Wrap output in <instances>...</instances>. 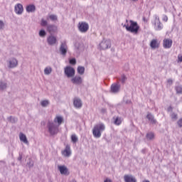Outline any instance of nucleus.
<instances>
[{"label": "nucleus", "instance_id": "11", "mask_svg": "<svg viewBox=\"0 0 182 182\" xmlns=\"http://www.w3.org/2000/svg\"><path fill=\"white\" fill-rule=\"evenodd\" d=\"M172 45H173V40L171 39L166 38L163 41V46L165 49H170Z\"/></svg>", "mask_w": 182, "mask_h": 182}, {"label": "nucleus", "instance_id": "1", "mask_svg": "<svg viewBox=\"0 0 182 182\" xmlns=\"http://www.w3.org/2000/svg\"><path fill=\"white\" fill-rule=\"evenodd\" d=\"M130 25L124 24L123 26L127 29L128 32H131V33H134L137 35L139 33V30L140 29V26L136 21H133L132 20L129 21Z\"/></svg>", "mask_w": 182, "mask_h": 182}, {"label": "nucleus", "instance_id": "40", "mask_svg": "<svg viewBox=\"0 0 182 182\" xmlns=\"http://www.w3.org/2000/svg\"><path fill=\"white\" fill-rule=\"evenodd\" d=\"M5 28V23L2 20H0V31H2Z\"/></svg>", "mask_w": 182, "mask_h": 182}, {"label": "nucleus", "instance_id": "2", "mask_svg": "<svg viewBox=\"0 0 182 182\" xmlns=\"http://www.w3.org/2000/svg\"><path fill=\"white\" fill-rule=\"evenodd\" d=\"M106 127L103 123H100L94 127L92 129V134L94 137L96 139H100L102 136V132H104Z\"/></svg>", "mask_w": 182, "mask_h": 182}, {"label": "nucleus", "instance_id": "53", "mask_svg": "<svg viewBox=\"0 0 182 182\" xmlns=\"http://www.w3.org/2000/svg\"><path fill=\"white\" fill-rule=\"evenodd\" d=\"M126 103H132V101H130V100L127 101Z\"/></svg>", "mask_w": 182, "mask_h": 182}, {"label": "nucleus", "instance_id": "24", "mask_svg": "<svg viewBox=\"0 0 182 182\" xmlns=\"http://www.w3.org/2000/svg\"><path fill=\"white\" fill-rule=\"evenodd\" d=\"M60 52L61 55H66L68 50H66V46L65 44L62 43L60 48Z\"/></svg>", "mask_w": 182, "mask_h": 182}, {"label": "nucleus", "instance_id": "16", "mask_svg": "<svg viewBox=\"0 0 182 182\" xmlns=\"http://www.w3.org/2000/svg\"><path fill=\"white\" fill-rule=\"evenodd\" d=\"M146 119L150 122L151 124H156L157 123V120L154 119V115L150 112L147 113Z\"/></svg>", "mask_w": 182, "mask_h": 182}, {"label": "nucleus", "instance_id": "49", "mask_svg": "<svg viewBox=\"0 0 182 182\" xmlns=\"http://www.w3.org/2000/svg\"><path fill=\"white\" fill-rule=\"evenodd\" d=\"M104 182H112V180L109 179V178H106Z\"/></svg>", "mask_w": 182, "mask_h": 182}, {"label": "nucleus", "instance_id": "12", "mask_svg": "<svg viewBox=\"0 0 182 182\" xmlns=\"http://www.w3.org/2000/svg\"><path fill=\"white\" fill-rule=\"evenodd\" d=\"M14 11L17 15H22L23 13V6L21 4H18L14 7Z\"/></svg>", "mask_w": 182, "mask_h": 182}, {"label": "nucleus", "instance_id": "21", "mask_svg": "<svg viewBox=\"0 0 182 182\" xmlns=\"http://www.w3.org/2000/svg\"><path fill=\"white\" fill-rule=\"evenodd\" d=\"M19 139L21 141H23L25 144H29V141H28V139L26 138V135H25L23 133H20L19 134Z\"/></svg>", "mask_w": 182, "mask_h": 182}, {"label": "nucleus", "instance_id": "10", "mask_svg": "<svg viewBox=\"0 0 182 182\" xmlns=\"http://www.w3.org/2000/svg\"><path fill=\"white\" fill-rule=\"evenodd\" d=\"M8 89V81L6 80H0V92H5Z\"/></svg>", "mask_w": 182, "mask_h": 182}, {"label": "nucleus", "instance_id": "44", "mask_svg": "<svg viewBox=\"0 0 182 182\" xmlns=\"http://www.w3.org/2000/svg\"><path fill=\"white\" fill-rule=\"evenodd\" d=\"M182 62V55H178V63H181Z\"/></svg>", "mask_w": 182, "mask_h": 182}, {"label": "nucleus", "instance_id": "4", "mask_svg": "<svg viewBox=\"0 0 182 182\" xmlns=\"http://www.w3.org/2000/svg\"><path fill=\"white\" fill-rule=\"evenodd\" d=\"M77 28L79 32L81 33H86V32L89 31V23L85 21L80 22L78 23Z\"/></svg>", "mask_w": 182, "mask_h": 182}, {"label": "nucleus", "instance_id": "27", "mask_svg": "<svg viewBox=\"0 0 182 182\" xmlns=\"http://www.w3.org/2000/svg\"><path fill=\"white\" fill-rule=\"evenodd\" d=\"M77 72L79 75H84L85 74V67L78 66L77 68Z\"/></svg>", "mask_w": 182, "mask_h": 182}, {"label": "nucleus", "instance_id": "56", "mask_svg": "<svg viewBox=\"0 0 182 182\" xmlns=\"http://www.w3.org/2000/svg\"><path fill=\"white\" fill-rule=\"evenodd\" d=\"M180 143L182 144V138L181 139Z\"/></svg>", "mask_w": 182, "mask_h": 182}, {"label": "nucleus", "instance_id": "47", "mask_svg": "<svg viewBox=\"0 0 182 182\" xmlns=\"http://www.w3.org/2000/svg\"><path fill=\"white\" fill-rule=\"evenodd\" d=\"M167 82H168V83L170 85H173V80L168 79V80H167Z\"/></svg>", "mask_w": 182, "mask_h": 182}, {"label": "nucleus", "instance_id": "46", "mask_svg": "<svg viewBox=\"0 0 182 182\" xmlns=\"http://www.w3.org/2000/svg\"><path fill=\"white\" fill-rule=\"evenodd\" d=\"M162 20L164 21V22H167V21H168V18L167 17V16L164 15Z\"/></svg>", "mask_w": 182, "mask_h": 182}, {"label": "nucleus", "instance_id": "55", "mask_svg": "<svg viewBox=\"0 0 182 182\" xmlns=\"http://www.w3.org/2000/svg\"><path fill=\"white\" fill-rule=\"evenodd\" d=\"M134 2H137L139 0H132Z\"/></svg>", "mask_w": 182, "mask_h": 182}, {"label": "nucleus", "instance_id": "50", "mask_svg": "<svg viewBox=\"0 0 182 182\" xmlns=\"http://www.w3.org/2000/svg\"><path fill=\"white\" fill-rule=\"evenodd\" d=\"M101 112L102 113H106V109H102Z\"/></svg>", "mask_w": 182, "mask_h": 182}, {"label": "nucleus", "instance_id": "45", "mask_svg": "<svg viewBox=\"0 0 182 182\" xmlns=\"http://www.w3.org/2000/svg\"><path fill=\"white\" fill-rule=\"evenodd\" d=\"M178 126H179V127H182V118H181V119L178 121Z\"/></svg>", "mask_w": 182, "mask_h": 182}, {"label": "nucleus", "instance_id": "3", "mask_svg": "<svg viewBox=\"0 0 182 182\" xmlns=\"http://www.w3.org/2000/svg\"><path fill=\"white\" fill-rule=\"evenodd\" d=\"M47 129H48V132L50 136H55L59 133V127L55 122L52 121H48L47 123Z\"/></svg>", "mask_w": 182, "mask_h": 182}, {"label": "nucleus", "instance_id": "30", "mask_svg": "<svg viewBox=\"0 0 182 182\" xmlns=\"http://www.w3.org/2000/svg\"><path fill=\"white\" fill-rule=\"evenodd\" d=\"M49 105H50V102H49V100H42L41 102V105L42 106V107H48Z\"/></svg>", "mask_w": 182, "mask_h": 182}, {"label": "nucleus", "instance_id": "29", "mask_svg": "<svg viewBox=\"0 0 182 182\" xmlns=\"http://www.w3.org/2000/svg\"><path fill=\"white\" fill-rule=\"evenodd\" d=\"M63 156H65V157H69V146L67 145L66 148L64 151H62Z\"/></svg>", "mask_w": 182, "mask_h": 182}, {"label": "nucleus", "instance_id": "18", "mask_svg": "<svg viewBox=\"0 0 182 182\" xmlns=\"http://www.w3.org/2000/svg\"><path fill=\"white\" fill-rule=\"evenodd\" d=\"M58 168L60 174H62L63 176H66V174H68V169L66 166H58Z\"/></svg>", "mask_w": 182, "mask_h": 182}, {"label": "nucleus", "instance_id": "9", "mask_svg": "<svg viewBox=\"0 0 182 182\" xmlns=\"http://www.w3.org/2000/svg\"><path fill=\"white\" fill-rule=\"evenodd\" d=\"M73 106L75 109H82V106H83V102H82V100L79 97H75L73 100Z\"/></svg>", "mask_w": 182, "mask_h": 182}, {"label": "nucleus", "instance_id": "22", "mask_svg": "<svg viewBox=\"0 0 182 182\" xmlns=\"http://www.w3.org/2000/svg\"><path fill=\"white\" fill-rule=\"evenodd\" d=\"M175 90L177 95H182V85L180 83H176Z\"/></svg>", "mask_w": 182, "mask_h": 182}, {"label": "nucleus", "instance_id": "41", "mask_svg": "<svg viewBox=\"0 0 182 182\" xmlns=\"http://www.w3.org/2000/svg\"><path fill=\"white\" fill-rule=\"evenodd\" d=\"M127 77H126V75H122L121 77V82L122 83H124V82H126Z\"/></svg>", "mask_w": 182, "mask_h": 182}, {"label": "nucleus", "instance_id": "5", "mask_svg": "<svg viewBox=\"0 0 182 182\" xmlns=\"http://www.w3.org/2000/svg\"><path fill=\"white\" fill-rule=\"evenodd\" d=\"M99 46L100 50H106V49L112 48V42L110 40L103 39Z\"/></svg>", "mask_w": 182, "mask_h": 182}, {"label": "nucleus", "instance_id": "42", "mask_svg": "<svg viewBox=\"0 0 182 182\" xmlns=\"http://www.w3.org/2000/svg\"><path fill=\"white\" fill-rule=\"evenodd\" d=\"M48 26V21H46V20H41V26Z\"/></svg>", "mask_w": 182, "mask_h": 182}, {"label": "nucleus", "instance_id": "43", "mask_svg": "<svg viewBox=\"0 0 182 182\" xmlns=\"http://www.w3.org/2000/svg\"><path fill=\"white\" fill-rule=\"evenodd\" d=\"M171 117L173 120H177V114L176 113H172Z\"/></svg>", "mask_w": 182, "mask_h": 182}, {"label": "nucleus", "instance_id": "28", "mask_svg": "<svg viewBox=\"0 0 182 182\" xmlns=\"http://www.w3.org/2000/svg\"><path fill=\"white\" fill-rule=\"evenodd\" d=\"M71 141L73 143V144H76L77 141H79V138H77V136L76 134L71 135Z\"/></svg>", "mask_w": 182, "mask_h": 182}, {"label": "nucleus", "instance_id": "17", "mask_svg": "<svg viewBox=\"0 0 182 182\" xmlns=\"http://www.w3.org/2000/svg\"><path fill=\"white\" fill-rule=\"evenodd\" d=\"M71 82L74 84V85H82V77L80 76H75L73 78L71 79Z\"/></svg>", "mask_w": 182, "mask_h": 182}, {"label": "nucleus", "instance_id": "6", "mask_svg": "<svg viewBox=\"0 0 182 182\" xmlns=\"http://www.w3.org/2000/svg\"><path fill=\"white\" fill-rule=\"evenodd\" d=\"M154 28L155 31H161L163 29L164 26L161 22H160V18L158 17L157 15H155V20L154 22Z\"/></svg>", "mask_w": 182, "mask_h": 182}, {"label": "nucleus", "instance_id": "48", "mask_svg": "<svg viewBox=\"0 0 182 182\" xmlns=\"http://www.w3.org/2000/svg\"><path fill=\"white\" fill-rule=\"evenodd\" d=\"M18 160V161H21V160H22V154H19Z\"/></svg>", "mask_w": 182, "mask_h": 182}, {"label": "nucleus", "instance_id": "15", "mask_svg": "<svg viewBox=\"0 0 182 182\" xmlns=\"http://www.w3.org/2000/svg\"><path fill=\"white\" fill-rule=\"evenodd\" d=\"M18 66V60L16 58H11L9 60V69H14V68H16Z\"/></svg>", "mask_w": 182, "mask_h": 182}, {"label": "nucleus", "instance_id": "34", "mask_svg": "<svg viewBox=\"0 0 182 182\" xmlns=\"http://www.w3.org/2000/svg\"><path fill=\"white\" fill-rule=\"evenodd\" d=\"M146 139H148V140H153V139H154V134L153 132H149L146 134Z\"/></svg>", "mask_w": 182, "mask_h": 182}, {"label": "nucleus", "instance_id": "54", "mask_svg": "<svg viewBox=\"0 0 182 182\" xmlns=\"http://www.w3.org/2000/svg\"><path fill=\"white\" fill-rule=\"evenodd\" d=\"M70 154H72V151L69 150V156H70Z\"/></svg>", "mask_w": 182, "mask_h": 182}, {"label": "nucleus", "instance_id": "13", "mask_svg": "<svg viewBox=\"0 0 182 182\" xmlns=\"http://www.w3.org/2000/svg\"><path fill=\"white\" fill-rule=\"evenodd\" d=\"M124 180L125 182H137V179L133 175H124Z\"/></svg>", "mask_w": 182, "mask_h": 182}, {"label": "nucleus", "instance_id": "25", "mask_svg": "<svg viewBox=\"0 0 182 182\" xmlns=\"http://www.w3.org/2000/svg\"><path fill=\"white\" fill-rule=\"evenodd\" d=\"M7 120L9 122V123L15 124L18 122V118L16 117L10 116L7 117Z\"/></svg>", "mask_w": 182, "mask_h": 182}, {"label": "nucleus", "instance_id": "52", "mask_svg": "<svg viewBox=\"0 0 182 182\" xmlns=\"http://www.w3.org/2000/svg\"><path fill=\"white\" fill-rule=\"evenodd\" d=\"M142 182H150V181H149V180H144V181H143Z\"/></svg>", "mask_w": 182, "mask_h": 182}, {"label": "nucleus", "instance_id": "32", "mask_svg": "<svg viewBox=\"0 0 182 182\" xmlns=\"http://www.w3.org/2000/svg\"><path fill=\"white\" fill-rule=\"evenodd\" d=\"M52 73V68L51 67H46L44 69V75H50Z\"/></svg>", "mask_w": 182, "mask_h": 182}, {"label": "nucleus", "instance_id": "8", "mask_svg": "<svg viewBox=\"0 0 182 182\" xmlns=\"http://www.w3.org/2000/svg\"><path fill=\"white\" fill-rule=\"evenodd\" d=\"M57 43L58 38H56V37L53 36L52 34L47 38V43L50 46H53V45H56Z\"/></svg>", "mask_w": 182, "mask_h": 182}, {"label": "nucleus", "instance_id": "39", "mask_svg": "<svg viewBox=\"0 0 182 182\" xmlns=\"http://www.w3.org/2000/svg\"><path fill=\"white\" fill-rule=\"evenodd\" d=\"M65 73L67 77H69V65H67L65 68Z\"/></svg>", "mask_w": 182, "mask_h": 182}, {"label": "nucleus", "instance_id": "51", "mask_svg": "<svg viewBox=\"0 0 182 182\" xmlns=\"http://www.w3.org/2000/svg\"><path fill=\"white\" fill-rule=\"evenodd\" d=\"M168 112H171V110H173V107H169L168 108Z\"/></svg>", "mask_w": 182, "mask_h": 182}, {"label": "nucleus", "instance_id": "19", "mask_svg": "<svg viewBox=\"0 0 182 182\" xmlns=\"http://www.w3.org/2000/svg\"><path fill=\"white\" fill-rule=\"evenodd\" d=\"M63 122V118L60 116L55 117V118L54 119V120L53 122V123H55V124L57 123V126H58V127H60Z\"/></svg>", "mask_w": 182, "mask_h": 182}, {"label": "nucleus", "instance_id": "37", "mask_svg": "<svg viewBox=\"0 0 182 182\" xmlns=\"http://www.w3.org/2000/svg\"><path fill=\"white\" fill-rule=\"evenodd\" d=\"M69 64L70 65H75L76 64V58H73L69 59Z\"/></svg>", "mask_w": 182, "mask_h": 182}, {"label": "nucleus", "instance_id": "26", "mask_svg": "<svg viewBox=\"0 0 182 182\" xmlns=\"http://www.w3.org/2000/svg\"><path fill=\"white\" fill-rule=\"evenodd\" d=\"M150 46L152 49H156V48H159V44H157V40H152L150 43Z\"/></svg>", "mask_w": 182, "mask_h": 182}, {"label": "nucleus", "instance_id": "36", "mask_svg": "<svg viewBox=\"0 0 182 182\" xmlns=\"http://www.w3.org/2000/svg\"><path fill=\"white\" fill-rule=\"evenodd\" d=\"M48 18L50 19V21H58V16L55 14L50 15Z\"/></svg>", "mask_w": 182, "mask_h": 182}, {"label": "nucleus", "instance_id": "38", "mask_svg": "<svg viewBox=\"0 0 182 182\" xmlns=\"http://www.w3.org/2000/svg\"><path fill=\"white\" fill-rule=\"evenodd\" d=\"M27 166L29 167V168H32V167H33V161L29 160V161L27 163Z\"/></svg>", "mask_w": 182, "mask_h": 182}, {"label": "nucleus", "instance_id": "14", "mask_svg": "<svg viewBox=\"0 0 182 182\" xmlns=\"http://www.w3.org/2000/svg\"><path fill=\"white\" fill-rule=\"evenodd\" d=\"M47 31L50 33V35H53V33H56V32H58V26L55 25H48L47 26Z\"/></svg>", "mask_w": 182, "mask_h": 182}, {"label": "nucleus", "instance_id": "33", "mask_svg": "<svg viewBox=\"0 0 182 182\" xmlns=\"http://www.w3.org/2000/svg\"><path fill=\"white\" fill-rule=\"evenodd\" d=\"M114 124H116V126H120L122 124V120L119 117H116L114 120Z\"/></svg>", "mask_w": 182, "mask_h": 182}, {"label": "nucleus", "instance_id": "20", "mask_svg": "<svg viewBox=\"0 0 182 182\" xmlns=\"http://www.w3.org/2000/svg\"><path fill=\"white\" fill-rule=\"evenodd\" d=\"M120 90V85L119 84H113L111 86V92L112 93H117Z\"/></svg>", "mask_w": 182, "mask_h": 182}, {"label": "nucleus", "instance_id": "23", "mask_svg": "<svg viewBox=\"0 0 182 182\" xmlns=\"http://www.w3.org/2000/svg\"><path fill=\"white\" fill-rule=\"evenodd\" d=\"M26 11L28 12H35L36 11V7L33 4H31L26 6Z\"/></svg>", "mask_w": 182, "mask_h": 182}, {"label": "nucleus", "instance_id": "7", "mask_svg": "<svg viewBox=\"0 0 182 182\" xmlns=\"http://www.w3.org/2000/svg\"><path fill=\"white\" fill-rule=\"evenodd\" d=\"M74 46H75V50L77 52V53H80V52H82V50H83V49H85L83 43H82L80 41H76L74 43Z\"/></svg>", "mask_w": 182, "mask_h": 182}, {"label": "nucleus", "instance_id": "35", "mask_svg": "<svg viewBox=\"0 0 182 182\" xmlns=\"http://www.w3.org/2000/svg\"><path fill=\"white\" fill-rule=\"evenodd\" d=\"M39 36H41V38H45L46 36V31H45V30H41L39 31Z\"/></svg>", "mask_w": 182, "mask_h": 182}, {"label": "nucleus", "instance_id": "31", "mask_svg": "<svg viewBox=\"0 0 182 182\" xmlns=\"http://www.w3.org/2000/svg\"><path fill=\"white\" fill-rule=\"evenodd\" d=\"M75 68L69 67V77H73V76H75Z\"/></svg>", "mask_w": 182, "mask_h": 182}]
</instances>
